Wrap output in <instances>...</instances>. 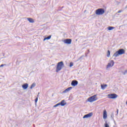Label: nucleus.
<instances>
[{
  "label": "nucleus",
  "mask_w": 127,
  "mask_h": 127,
  "mask_svg": "<svg viewBox=\"0 0 127 127\" xmlns=\"http://www.w3.org/2000/svg\"><path fill=\"white\" fill-rule=\"evenodd\" d=\"M63 67H64V63L63 62H59L57 64L56 72L58 73L59 71H61V69L63 68Z\"/></svg>",
  "instance_id": "nucleus-1"
},
{
  "label": "nucleus",
  "mask_w": 127,
  "mask_h": 127,
  "mask_svg": "<svg viewBox=\"0 0 127 127\" xmlns=\"http://www.w3.org/2000/svg\"><path fill=\"white\" fill-rule=\"evenodd\" d=\"M126 53V51L124 49H120L119 51H117L113 55L115 57H118L119 55H123Z\"/></svg>",
  "instance_id": "nucleus-2"
},
{
  "label": "nucleus",
  "mask_w": 127,
  "mask_h": 127,
  "mask_svg": "<svg viewBox=\"0 0 127 127\" xmlns=\"http://www.w3.org/2000/svg\"><path fill=\"white\" fill-rule=\"evenodd\" d=\"M96 15H102L105 13V9L104 8H99L95 11Z\"/></svg>",
  "instance_id": "nucleus-3"
},
{
  "label": "nucleus",
  "mask_w": 127,
  "mask_h": 127,
  "mask_svg": "<svg viewBox=\"0 0 127 127\" xmlns=\"http://www.w3.org/2000/svg\"><path fill=\"white\" fill-rule=\"evenodd\" d=\"M98 100V98L97 97V95H93L88 98L87 101L90 102V103H92V102H95Z\"/></svg>",
  "instance_id": "nucleus-4"
},
{
  "label": "nucleus",
  "mask_w": 127,
  "mask_h": 127,
  "mask_svg": "<svg viewBox=\"0 0 127 127\" xmlns=\"http://www.w3.org/2000/svg\"><path fill=\"white\" fill-rule=\"evenodd\" d=\"M108 97L109 99H116V98H118V95L116 94H110L108 95Z\"/></svg>",
  "instance_id": "nucleus-5"
},
{
  "label": "nucleus",
  "mask_w": 127,
  "mask_h": 127,
  "mask_svg": "<svg viewBox=\"0 0 127 127\" xmlns=\"http://www.w3.org/2000/svg\"><path fill=\"white\" fill-rule=\"evenodd\" d=\"M64 43L65 44H71L72 43V39H66L64 40Z\"/></svg>",
  "instance_id": "nucleus-6"
},
{
  "label": "nucleus",
  "mask_w": 127,
  "mask_h": 127,
  "mask_svg": "<svg viewBox=\"0 0 127 127\" xmlns=\"http://www.w3.org/2000/svg\"><path fill=\"white\" fill-rule=\"evenodd\" d=\"M115 65V62L113 60H111L110 63H108V65H107V68H110V67H113Z\"/></svg>",
  "instance_id": "nucleus-7"
},
{
  "label": "nucleus",
  "mask_w": 127,
  "mask_h": 127,
  "mask_svg": "<svg viewBox=\"0 0 127 127\" xmlns=\"http://www.w3.org/2000/svg\"><path fill=\"white\" fill-rule=\"evenodd\" d=\"M93 116V113H90L88 114L85 115L83 116V119H86L87 118H91Z\"/></svg>",
  "instance_id": "nucleus-8"
},
{
  "label": "nucleus",
  "mask_w": 127,
  "mask_h": 127,
  "mask_svg": "<svg viewBox=\"0 0 127 127\" xmlns=\"http://www.w3.org/2000/svg\"><path fill=\"white\" fill-rule=\"evenodd\" d=\"M108 118V114H107V111L106 110L103 111V119L106 120Z\"/></svg>",
  "instance_id": "nucleus-9"
},
{
  "label": "nucleus",
  "mask_w": 127,
  "mask_h": 127,
  "mask_svg": "<svg viewBox=\"0 0 127 127\" xmlns=\"http://www.w3.org/2000/svg\"><path fill=\"white\" fill-rule=\"evenodd\" d=\"M78 85V81L76 80H73L71 82V85L75 86H77Z\"/></svg>",
  "instance_id": "nucleus-10"
},
{
  "label": "nucleus",
  "mask_w": 127,
  "mask_h": 127,
  "mask_svg": "<svg viewBox=\"0 0 127 127\" xmlns=\"http://www.w3.org/2000/svg\"><path fill=\"white\" fill-rule=\"evenodd\" d=\"M60 104V106H62V107H64V106H65L66 105V102H65V100H62L60 103H59Z\"/></svg>",
  "instance_id": "nucleus-11"
},
{
  "label": "nucleus",
  "mask_w": 127,
  "mask_h": 127,
  "mask_svg": "<svg viewBox=\"0 0 127 127\" xmlns=\"http://www.w3.org/2000/svg\"><path fill=\"white\" fill-rule=\"evenodd\" d=\"M22 88L24 89V90L27 89L28 88V84L25 83L22 85Z\"/></svg>",
  "instance_id": "nucleus-12"
},
{
  "label": "nucleus",
  "mask_w": 127,
  "mask_h": 127,
  "mask_svg": "<svg viewBox=\"0 0 127 127\" xmlns=\"http://www.w3.org/2000/svg\"><path fill=\"white\" fill-rule=\"evenodd\" d=\"M27 20H28V21H29V22H30L31 23H33V22H34V20H33V19L31 18H27Z\"/></svg>",
  "instance_id": "nucleus-13"
},
{
  "label": "nucleus",
  "mask_w": 127,
  "mask_h": 127,
  "mask_svg": "<svg viewBox=\"0 0 127 127\" xmlns=\"http://www.w3.org/2000/svg\"><path fill=\"white\" fill-rule=\"evenodd\" d=\"M101 89H102V90H105V89H106V87H108V85L107 84H103V85H101Z\"/></svg>",
  "instance_id": "nucleus-14"
},
{
  "label": "nucleus",
  "mask_w": 127,
  "mask_h": 127,
  "mask_svg": "<svg viewBox=\"0 0 127 127\" xmlns=\"http://www.w3.org/2000/svg\"><path fill=\"white\" fill-rule=\"evenodd\" d=\"M72 89V87H68L67 89H66L64 91H63V93H67V92H69L70 90Z\"/></svg>",
  "instance_id": "nucleus-15"
},
{
  "label": "nucleus",
  "mask_w": 127,
  "mask_h": 127,
  "mask_svg": "<svg viewBox=\"0 0 127 127\" xmlns=\"http://www.w3.org/2000/svg\"><path fill=\"white\" fill-rule=\"evenodd\" d=\"M51 38V35L49 36L48 37L45 38L44 40H48Z\"/></svg>",
  "instance_id": "nucleus-16"
},
{
  "label": "nucleus",
  "mask_w": 127,
  "mask_h": 127,
  "mask_svg": "<svg viewBox=\"0 0 127 127\" xmlns=\"http://www.w3.org/2000/svg\"><path fill=\"white\" fill-rule=\"evenodd\" d=\"M110 55H111V52L110 51V50H108L107 55V57H110Z\"/></svg>",
  "instance_id": "nucleus-17"
},
{
  "label": "nucleus",
  "mask_w": 127,
  "mask_h": 127,
  "mask_svg": "<svg viewBox=\"0 0 127 127\" xmlns=\"http://www.w3.org/2000/svg\"><path fill=\"white\" fill-rule=\"evenodd\" d=\"M115 27L110 26L108 28V30H112V29H114Z\"/></svg>",
  "instance_id": "nucleus-18"
},
{
  "label": "nucleus",
  "mask_w": 127,
  "mask_h": 127,
  "mask_svg": "<svg viewBox=\"0 0 127 127\" xmlns=\"http://www.w3.org/2000/svg\"><path fill=\"white\" fill-rule=\"evenodd\" d=\"M34 87H35V84L33 83L30 87V89H32V88H34Z\"/></svg>",
  "instance_id": "nucleus-19"
},
{
  "label": "nucleus",
  "mask_w": 127,
  "mask_h": 127,
  "mask_svg": "<svg viewBox=\"0 0 127 127\" xmlns=\"http://www.w3.org/2000/svg\"><path fill=\"white\" fill-rule=\"evenodd\" d=\"M58 106H60V103H58L56 104L54 106V108H56L57 107H58Z\"/></svg>",
  "instance_id": "nucleus-20"
},
{
  "label": "nucleus",
  "mask_w": 127,
  "mask_h": 127,
  "mask_svg": "<svg viewBox=\"0 0 127 127\" xmlns=\"http://www.w3.org/2000/svg\"><path fill=\"white\" fill-rule=\"evenodd\" d=\"M74 65V64L72 62L70 63L69 64V67H72V66H73Z\"/></svg>",
  "instance_id": "nucleus-21"
},
{
  "label": "nucleus",
  "mask_w": 127,
  "mask_h": 127,
  "mask_svg": "<svg viewBox=\"0 0 127 127\" xmlns=\"http://www.w3.org/2000/svg\"><path fill=\"white\" fill-rule=\"evenodd\" d=\"M105 127H110V126L108 125V123H106L105 124Z\"/></svg>",
  "instance_id": "nucleus-22"
},
{
  "label": "nucleus",
  "mask_w": 127,
  "mask_h": 127,
  "mask_svg": "<svg viewBox=\"0 0 127 127\" xmlns=\"http://www.w3.org/2000/svg\"><path fill=\"white\" fill-rule=\"evenodd\" d=\"M38 101V98H36V99L35 100V103H37V101Z\"/></svg>",
  "instance_id": "nucleus-23"
},
{
  "label": "nucleus",
  "mask_w": 127,
  "mask_h": 127,
  "mask_svg": "<svg viewBox=\"0 0 127 127\" xmlns=\"http://www.w3.org/2000/svg\"><path fill=\"white\" fill-rule=\"evenodd\" d=\"M122 11H123V10H120L118 11V13H121V12H122Z\"/></svg>",
  "instance_id": "nucleus-24"
},
{
  "label": "nucleus",
  "mask_w": 127,
  "mask_h": 127,
  "mask_svg": "<svg viewBox=\"0 0 127 127\" xmlns=\"http://www.w3.org/2000/svg\"><path fill=\"white\" fill-rule=\"evenodd\" d=\"M4 65H5V64H1V65H0V67H3Z\"/></svg>",
  "instance_id": "nucleus-25"
},
{
  "label": "nucleus",
  "mask_w": 127,
  "mask_h": 127,
  "mask_svg": "<svg viewBox=\"0 0 127 127\" xmlns=\"http://www.w3.org/2000/svg\"><path fill=\"white\" fill-rule=\"evenodd\" d=\"M127 73V70H126L124 73V75H126V73Z\"/></svg>",
  "instance_id": "nucleus-26"
},
{
  "label": "nucleus",
  "mask_w": 127,
  "mask_h": 127,
  "mask_svg": "<svg viewBox=\"0 0 127 127\" xmlns=\"http://www.w3.org/2000/svg\"><path fill=\"white\" fill-rule=\"evenodd\" d=\"M119 112V110H117V112Z\"/></svg>",
  "instance_id": "nucleus-27"
}]
</instances>
